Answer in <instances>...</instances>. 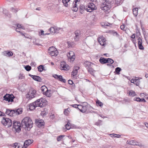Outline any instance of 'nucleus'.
<instances>
[{
	"label": "nucleus",
	"instance_id": "nucleus-21",
	"mask_svg": "<svg viewBox=\"0 0 148 148\" xmlns=\"http://www.w3.org/2000/svg\"><path fill=\"white\" fill-rule=\"evenodd\" d=\"M83 106L79 104H75V108L77 110L78 109L81 112V111L83 109Z\"/></svg>",
	"mask_w": 148,
	"mask_h": 148
},
{
	"label": "nucleus",
	"instance_id": "nucleus-12",
	"mask_svg": "<svg viewBox=\"0 0 148 148\" xmlns=\"http://www.w3.org/2000/svg\"><path fill=\"white\" fill-rule=\"evenodd\" d=\"M106 40L105 38L103 36H100L98 38V41L100 45L104 46L106 44Z\"/></svg>",
	"mask_w": 148,
	"mask_h": 148
},
{
	"label": "nucleus",
	"instance_id": "nucleus-28",
	"mask_svg": "<svg viewBox=\"0 0 148 148\" xmlns=\"http://www.w3.org/2000/svg\"><path fill=\"white\" fill-rule=\"evenodd\" d=\"M38 71L40 72H42L43 70H45L44 67L43 65H41L38 67Z\"/></svg>",
	"mask_w": 148,
	"mask_h": 148
},
{
	"label": "nucleus",
	"instance_id": "nucleus-14",
	"mask_svg": "<svg viewBox=\"0 0 148 148\" xmlns=\"http://www.w3.org/2000/svg\"><path fill=\"white\" fill-rule=\"evenodd\" d=\"M33 142V140L32 139H28L25 140L23 146L22 147V148L27 147Z\"/></svg>",
	"mask_w": 148,
	"mask_h": 148
},
{
	"label": "nucleus",
	"instance_id": "nucleus-63",
	"mask_svg": "<svg viewBox=\"0 0 148 148\" xmlns=\"http://www.w3.org/2000/svg\"><path fill=\"white\" fill-rule=\"evenodd\" d=\"M136 79H132L131 80V82L132 83H134V82H135Z\"/></svg>",
	"mask_w": 148,
	"mask_h": 148
},
{
	"label": "nucleus",
	"instance_id": "nucleus-60",
	"mask_svg": "<svg viewBox=\"0 0 148 148\" xmlns=\"http://www.w3.org/2000/svg\"><path fill=\"white\" fill-rule=\"evenodd\" d=\"M114 35V36H116L117 37H119V35L116 32H115L113 33Z\"/></svg>",
	"mask_w": 148,
	"mask_h": 148
},
{
	"label": "nucleus",
	"instance_id": "nucleus-37",
	"mask_svg": "<svg viewBox=\"0 0 148 148\" xmlns=\"http://www.w3.org/2000/svg\"><path fill=\"white\" fill-rule=\"evenodd\" d=\"M121 69L119 67H117L115 69V71L116 73V74H119L120 72L121 71Z\"/></svg>",
	"mask_w": 148,
	"mask_h": 148
},
{
	"label": "nucleus",
	"instance_id": "nucleus-49",
	"mask_svg": "<svg viewBox=\"0 0 148 148\" xmlns=\"http://www.w3.org/2000/svg\"><path fill=\"white\" fill-rule=\"evenodd\" d=\"M17 28H19V29L21 28L23 29H24V27L22 26L21 24H18L17 25Z\"/></svg>",
	"mask_w": 148,
	"mask_h": 148
},
{
	"label": "nucleus",
	"instance_id": "nucleus-53",
	"mask_svg": "<svg viewBox=\"0 0 148 148\" xmlns=\"http://www.w3.org/2000/svg\"><path fill=\"white\" fill-rule=\"evenodd\" d=\"M10 110H9V109H7L6 110V111L5 112L6 114H7L10 116Z\"/></svg>",
	"mask_w": 148,
	"mask_h": 148
},
{
	"label": "nucleus",
	"instance_id": "nucleus-41",
	"mask_svg": "<svg viewBox=\"0 0 148 148\" xmlns=\"http://www.w3.org/2000/svg\"><path fill=\"white\" fill-rule=\"evenodd\" d=\"M31 67L29 65H27L25 67V69L27 71H29L31 69Z\"/></svg>",
	"mask_w": 148,
	"mask_h": 148
},
{
	"label": "nucleus",
	"instance_id": "nucleus-27",
	"mask_svg": "<svg viewBox=\"0 0 148 148\" xmlns=\"http://www.w3.org/2000/svg\"><path fill=\"white\" fill-rule=\"evenodd\" d=\"M128 93L129 96L132 97H134L136 95L135 92L132 90L130 91Z\"/></svg>",
	"mask_w": 148,
	"mask_h": 148
},
{
	"label": "nucleus",
	"instance_id": "nucleus-1",
	"mask_svg": "<svg viewBox=\"0 0 148 148\" xmlns=\"http://www.w3.org/2000/svg\"><path fill=\"white\" fill-rule=\"evenodd\" d=\"M21 125L23 128L27 130H29L33 127V122L29 117H27L22 120Z\"/></svg>",
	"mask_w": 148,
	"mask_h": 148
},
{
	"label": "nucleus",
	"instance_id": "nucleus-23",
	"mask_svg": "<svg viewBox=\"0 0 148 148\" xmlns=\"http://www.w3.org/2000/svg\"><path fill=\"white\" fill-rule=\"evenodd\" d=\"M99 61L101 64H104L107 63V59L105 58H100Z\"/></svg>",
	"mask_w": 148,
	"mask_h": 148
},
{
	"label": "nucleus",
	"instance_id": "nucleus-56",
	"mask_svg": "<svg viewBox=\"0 0 148 148\" xmlns=\"http://www.w3.org/2000/svg\"><path fill=\"white\" fill-rule=\"evenodd\" d=\"M140 99V98L139 97H137V98L135 97V98H134V100L135 101H137L139 102Z\"/></svg>",
	"mask_w": 148,
	"mask_h": 148
},
{
	"label": "nucleus",
	"instance_id": "nucleus-54",
	"mask_svg": "<svg viewBox=\"0 0 148 148\" xmlns=\"http://www.w3.org/2000/svg\"><path fill=\"white\" fill-rule=\"evenodd\" d=\"M68 83L69 84H70L71 85H72L73 84H74L73 81L71 79H69L68 80Z\"/></svg>",
	"mask_w": 148,
	"mask_h": 148
},
{
	"label": "nucleus",
	"instance_id": "nucleus-42",
	"mask_svg": "<svg viewBox=\"0 0 148 148\" xmlns=\"http://www.w3.org/2000/svg\"><path fill=\"white\" fill-rule=\"evenodd\" d=\"M55 27H51L49 29L50 32L52 33H55Z\"/></svg>",
	"mask_w": 148,
	"mask_h": 148
},
{
	"label": "nucleus",
	"instance_id": "nucleus-64",
	"mask_svg": "<svg viewBox=\"0 0 148 148\" xmlns=\"http://www.w3.org/2000/svg\"><path fill=\"white\" fill-rule=\"evenodd\" d=\"M20 29H19V28H16V32H20Z\"/></svg>",
	"mask_w": 148,
	"mask_h": 148
},
{
	"label": "nucleus",
	"instance_id": "nucleus-19",
	"mask_svg": "<svg viewBox=\"0 0 148 148\" xmlns=\"http://www.w3.org/2000/svg\"><path fill=\"white\" fill-rule=\"evenodd\" d=\"M37 107L36 106V104L35 102L31 103L29 105V109L31 110L35 109V108Z\"/></svg>",
	"mask_w": 148,
	"mask_h": 148
},
{
	"label": "nucleus",
	"instance_id": "nucleus-39",
	"mask_svg": "<svg viewBox=\"0 0 148 148\" xmlns=\"http://www.w3.org/2000/svg\"><path fill=\"white\" fill-rule=\"evenodd\" d=\"M70 110V109L69 108L65 109L64 111V114L66 115H68L69 113V110Z\"/></svg>",
	"mask_w": 148,
	"mask_h": 148
},
{
	"label": "nucleus",
	"instance_id": "nucleus-47",
	"mask_svg": "<svg viewBox=\"0 0 148 148\" xmlns=\"http://www.w3.org/2000/svg\"><path fill=\"white\" fill-rule=\"evenodd\" d=\"M25 77L23 74H20L18 76V78L19 79H22L24 78Z\"/></svg>",
	"mask_w": 148,
	"mask_h": 148
},
{
	"label": "nucleus",
	"instance_id": "nucleus-32",
	"mask_svg": "<svg viewBox=\"0 0 148 148\" xmlns=\"http://www.w3.org/2000/svg\"><path fill=\"white\" fill-rule=\"evenodd\" d=\"M96 103L97 106H99L101 107H102L103 105V103L99 100L96 101Z\"/></svg>",
	"mask_w": 148,
	"mask_h": 148
},
{
	"label": "nucleus",
	"instance_id": "nucleus-5",
	"mask_svg": "<svg viewBox=\"0 0 148 148\" xmlns=\"http://www.w3.org/2000/svg\"><path fill=\"white\" fill-rule=\"evenodd\" d=\"M36 92V91L34 89H32L30 90L26 95V98L31 100L36 97L37 96Z\"/></svg>",
	"mask_w": 148,
	"mask_h": 148
},
{
	"label": "nucleus",
	"instance_id": "nucleus-31",
	"mask_svg": "<svg viewBox=\"0 0 148 148\" xmlns=\"http://www.w3.org/2000/svg\"><path fill=\"white\" fill-rule=\"evenodd\" d=\"M86 5H82L80 6V10L84 11V10L87 11V9Z\"/></svg>",
	"mask_w": 148,
	"mask_h": 148
},
{
	"label": "nucleus",
	"instance_id": "nucleus-17",
	"mask_svg": "<svg viewBox=\"0 0 148 148\" xmlns=\"http://www.w3.org/2000/svg\"><path fill=\"white\" fill-rule=\"evenodd\" d=\"M68 67V65L66 64L64 62H61L60 69L61 70H66Z\"/></svg>",
	"mask_w": 148,
	"mask_h": 148
},
{
	"label": "nucleus",
	"instance_id": "nucleus-7",
	"mask_svg": "<svg viewBox=\"0 0 148 148\" xmlns=\"http://www.w3.org/2000/svg\"><path fill=\"white\" fill-rule=\"evenodd\" d=\"M46 101L45 99L41 98L37 100L34 102L37 107H42L46 105Z\"/></svg>",
	"mask_w": 148,
	"mask_h": 148
},
{
	"label": "nucleus",
	"instance_id": "nucleus-2",
	"mask_svg": "<svg viewBox=\"0 0 148 148\" xmlns=\"http://www.w3.org/2000/svg\"><path fill=\"white\" fill-rule=\"evenodd\" d=\"M111 7V2L109 0H103V3L100 6L101 8L105 12L108 11Z\"/></svg>",
	"mask_w": 148,
	"mask_h": 148
},
{
	"label": "nucleus",
	"instance_id": "nucleus-50",
	"mask_svg": "<svg viewBox=\"0 0 148 148\" xmlns=\"http://www.w3.org/2000/svg\"><path fill=\"white\" fill-rule=\"evenodd\" d=\"M135 82H136V85L137 86H138L140 85V81L138 79H136Z\"/></svg>",
	"mask_w": 148,
	"mask_h": 148
},
{
	"label": "nucleus",
	"instance_id": "nucleus-45",
	"mask_svg": "<svg viewBox=\"0 0 148 148\" xmlns=\"http://www.w3.org/2000/svg\"><path fill=\"white\" fill-rule=\"evenodd\" d=\"M64 136V135H60L57 138V140L58 141H59L61 140L63 137Z\"/></svg>",
	"mask_w": 148,
	"mask_h": 148
},
{
	"label": "nucleus",
	"instance_id": "nucleus-57",
	"mask_svg": "<svg viewBox=\"0 0 148 148\" xmlns=\"http://www.w3.org/2000/svg\"><path fill=\"white\" fill-rule=\"evenodd\" d=\"M125 27V25L124 24L121 25L120 26L121 29L122 30H123L124 29Z\"/></svg>",
	"mask_w": 148,
	"mask_h": 148
},
{
	"label": "nucleus",
	"instance_id": "nucleus-36",
	"mask_svg": "<svg viewBox=\"0 0 148 148\" xmlns=\"http://www.w3.org/2000/svg\"><path fill=\"white\" fill-rule=\"evenodd\" d=\"M65 128L67 130H69L70 129V123L69 121H68L67 123L65 125Z\"/></svg>",
	"mask_w": 148,
	"mask_h": 148
},
{
	"label": "nucleus",
	"instance_id": "nucleus-48",
	"mask_svg": "<svg viewBox=\"0 0 148 148\" xmlns=\"http://www.w3.org/2000/svg\"><path fill=\"white\" fill-rule=\"evenodd\" d=\"M62 2L63 3V4L65 7H67L68 5V2L67 1H64V0H62Z\"/></svg>",
	"mask_w": 148,
	"mask_h": 148
},
{
	"label": "nucleus",
	"instance_id": "nucleus-10",
	"mask_svg": "<svg viewBox=\"0 0 148 148\" xmlns=\"http://www.w3.org/2000/svg\"><path fill=\"white\" fill-rule=\"evenodd\" d=\"M86 7L88 12H91L93 10L97 9L96 6L92 3H89L86 5Z\"/></svg>",
	"mask_w": 148,
	"mask_h": 148
},
{
	"label": "nucleus",
	"instance_id": "nucleus-29",
	"mask_svg": "<svg viewBox=\"0 0 148 148\" xmlns=\"http://www.w3.org/2000/svg\"><path fill=\"white\" fill-rule=\"evenodd\" d=\"M16 112V114H19L22 113V109L21 108H19L17 110H15Z\"/></svg>",
	"mask_w": 148,
	"mask_h": 148
},
{
	"label": "nucleus",
	"instance_id": "nucleus-18",
	"mask_svg": "<svg viewBox=\"0 0 148 148\" xmlns=\"http://www.w3.org/2000/svg\"><path fill=\"white\" fill-rule=\"evenodd\" d=\"M127 144L132 145H138L139 143L135 140H128L127 141Z\"/></svg>",
	"mask_w": 148,
	"mask_h": 148
},
{
	"label": "nucleus",
	"instance_id": "nucleus-33",
	"mask_svg": "<svg viewBox=\"0 0 148 148\" xmlns=\"http://www.w3.org/2000/svg\"><path fill=\"white\" fill-rule=\"evenodd\" d=\"M110 135L111 137L115 138H119L121 136V135L119 134H110Z\"/></svg>",
	"mask_w": 148,
	"mask_h": 148
},
{
	"label": "nucleus",
	"instance_id": "nucleus-4",
	"mask_svg": "<svg viewBox=\"0 0 148 148\" xmlns=\"http://www.w3.org/2000/svg\"><path fill=\"white\" fill-rule=\"evenodd\" d=\"M84 105H83V109L81 111V112L82 113H92L91 109H93L91 106L90 105L88 104L86 102H84Z\"/></svg>",
	"mask_w": 148,
	"mask_h": 148
},
{
	"label": "nucleus",
	"instance_id": "nucleus-16",
	"mask_svg": "<svg viewBox=\"0 0 148 148\" xmlns=\"http://www.w3.org/2000/svg\"><path fill=\"white\" fill-rule=\"evenodd\" d=\"M29 75L34 80L39 82H41L42 81V79L39 76L35 75H33L30 74H29Z\"/></svg>",
	"mask_w": 148,
	"mask_h": 148
},
{
	"label": "nucleus",
	"instance_id": "nucleus-55",
	"mask_svg": "<svg viewBox=\"0 0 148 148\" xmlns=\"http://www.w3.org/2000/svg\"><path fill=\"white\" fill-rule=\"evenodd\" d=\"M139 48L141 50H143L144 49V48L143 47L142 45V44H140L138 45Z\"/></svg>",
	"mask_w": 148,
	"mask_h": 148
},
{
	"label": "nucleus",
	"instance_id": "nucleus-34",
	"mask_svg": "<svg viewBox=\"0 0 148 148\" xmlns=\"http://www.w3.org/2000/svg\"><path fill=\"white\" fill-rule=\"evenodd\" d=\"M75 12L77 11V8L76 9V8H77V4H79L80 0H75Z\"/></svg>",
	"mask_w": 148,
	"mask_h": 148
},
{
	"label": "nucleus",
	"instance_id": "nucleus-24",
	"mask_svg": "<svg viewBox=\"0 0 148 148\" xmlns=\"http://www.w3.org/2000/svg\"><path fill=\"white\" fill-rule=\"evenodd\" d=\"M49 54L51 56H56L58 54V52L57 50L51 52H49Z\"/></svg>",
	"mask_w": 148,
	"mask_h": 148
},
{
	"label": "nucleus",
	"instance_id": "nucleus-51",
	"mask_svg": "<svg viewBox=\"0 0 148 148\" xmlns=\"http://www.w3.org/2000/svg\"><path fill=\"white\" fill-rule=\"evenodd\" d=\"M18 143H15L14 144V146L15 148H19V145H18Z\"/></svg>",
	"mask_w": 148,
	"mask_h": 148
},
{
	"label": "nucleus",
	"instance_id": "nucleus-20",
	"mask_svg": "<svg viewBox=\"0 0 148 148\" xmlns=\"http://www.w3.org/2000/svg\"><path fill=\"white\" fill-rule=\"evenodd\" d=\"M3 55L5 56L9 57L13 55V53L11 51H5L3 52Z\"/></svg>",
	"mask_w": 148,
	"mask_h": 148
},
{
	"label": "nucleus",
	"instance_id": "nucleus-13",
	"mask_svg": "<svg viewBox=\"0 0 148 148\" xmlns=\"http://www.w3.org/2000/svg\"><path fill=\"white\" fill-rule=\"evenodd\" d=\"M81 32L79 30L76 31L75 32V41H78L81 36Z\"/></svg>",
	"mask_w": 148,
	"mask_h": 148
},
{
	"label": "nucleus",
	"instance_id": "nucleus-9",
	"mask_svg": "<svg viewBox=\"0 0 148 148\" xmlns=\"http://www.w3.org/2000/svg\"><path fill=\"white\" fill-rule=\"evenodd\" d=\"M3 100L7 101L8 102L13 101L15 97L12 94H6L3 97Z\"/></svg>",
	"mask_w": 148,
	"mask_h": 148
},
{
	"label": "nucleus",
	"instance_id": "nucleus-52",
	"mask_svg": "<svg viewBox=\"0 0 148 148\" xmlns=\"http://www.w3.org/2000/svg\"><path fill=\"white\" fill-rule=\"evenodd\" d=\"M11 11L12 12L15 13L17 11V10H16V9L13 7L11 8Z\"/></svg>",
	"mask_w": 148,
	"mask_h": 148
},
{
	"label": "nucleus",
	"instance_id": "nucleus-35",
	"mask_svg": "<svg viewBox=\"0 0 148 148\" xmlns=\"http://www.w3.org/2000/svg\"><path fill=\"white\" fill-rule=\"evenodd\" d=\"M57 50L56 49L53 47H49V49L48 52H51Z\"/></svg>",
	"mask_w": 148,
	"mask_h": 148
},
{
	"label": "nucleus",
	"instance_id": "nucleus-6",
	"mask_svg": "<svg viewBox=\"0 0 148 148\" xmlns=\"http://www.w3.org/2000/svg\"><path fill=\"white\" fill-rule=\"evenodd\" d=\"M1 122L4 125L7 126L8 127H10L12 125V122L11 119L4 117L3 118Z\"/></svg>",
	"mask_w": 148,
	"mask_h": 148
},
{
	"label": "nucleus",
	"instance_id": "nucleus-38",
	"mask_svg": "<svg viewBox=\"0 0 148 148\" xmlns=\"http://www.w3.org/2000/svg\"><path fill=\"white\" fill-rule=\"evenodd\" d=\"M79 67L78 66H75V75H77L78 73V70L79 69Z\"/></svg>",
	"mask_w": 148,
	"mask_h": 148
},
{
	"label": "nucleus",
	"instance_id": "nucleus-11",
	"mask_svg": "<svg viewBox=\"0 0 148 148\" xmlns=\"http://www.w3.org/2000/svg\"><path fill=\"white\" fill-rule=\"evenodd\" d=\"M69 60L71 62H73L74 61V52L70 51L67 55Z\"/></svg>",
	"mask_w": 148,
	"mask_h": 148
},
{
	"label": "nucleus",
	"instance_id": "nucleus-46",
	"mask_svg": "<svg viewBox=\"0 0 148 148\" xmlns=\"http://www.w3.org/2000/svg\"><path fill=\"white\" fill-rule=\"evenodd\" d=\"M138 45L142 44V40L140 37H139L138 39Z\"/></svg>",
	"mask_w": 148,
	"mask_h": 148
},
{
	"label": "nucleus",
	"instance_id": "nucleus-61",
	"mask_svg": "<svg viewBox=\"0 0 148 148\" xmlns=\"http://www.w3.org/2000/svg\"><path fill=\"white\" fill-rule=\"evenodd\" d=\"M44 32L43 30H41V32H40L41 34L40 33H39V34L41 35H44Z\"/></svg>",
	"mask_w": 148,
	"mask_h": 148
},
{
	"label": "nucleus",
	"instance_id": "nucleus-43",
	"mask_svg": "<svg viewBox=\"0 0 148 148\" xmlns=\"http://www.w3.org/2000/svg\"><path fill=\"white\" fill-rule=\"evenodd\" d=\"M122 0H115V4L117 5H120L122 2Z\"/></svg>",
	"mask_w": 148,
	"mask_h": 148
},
{
	"label": "nucleus",
	"instance_id": "nucleus-26",
	"mask_svg": "<svg viewBox=\"0 0 148 148\" xmlns=\"http://www.w3.org/2000/svg\"><path fill=\"white\" fill-rule=\"evenodd\" d=\"M51 92L52 91L51 90H49L47 89V90L45 92V95L47 97H50L51 96Z\"/></svg>",
	"mask_w": 148,
	"mask_h": 148
},
{
	"label": "nucleus",
	"instance_id": "nucleus-59",
	"mask_svg": "<svg viewBox=\"0 0 148 148\" xmlns=\"http://www.w3.org/2000/svg\"><path fill=\"white\" fill-rule=\"evenodd\" d=\"M0 116H5V114L4 113L0 111Z\"/></svg>",
	"mask_w": 148,
	"mask_h": 148
},
{
	"label": "nucleus",
	"instance_id": "nucleus-3",
	"mask_svg": "<svg viewBox=\"0 0 148 148\" xmlns=\"http://www.w3.org/2000/svg\"><path fill=\"white\" fill-rule=\"evenodd\" d=\"M85 66L88 70V72L92 75L94 76V73L95 72V71L94 70L92 67H93L94 66H95V64L91 62H90L87 61L86 62Z\"/></svg>",
	"mask_w": 148,
	"mask_h": 148
},
{
	"label": "nucleus",
	"instance_id": "nucleus-15",
	"mask_svg": "<svg viewBox=\"0 0 148 148\" xmlns=\"http://www.w3.org/2000/svg\"><path fill=\"white\" fill-rule=\"evenodd\" d=\"M36 125L39 127H42L44 126V122L42 120H36Z\"/></svg>",
	"mask_w": 148,
	"mask_h": 148
},
{
	"label": "nucleus",
	"instance_id": "nucleus-40",
	"mask_svg": "<svg viewBox=\"0 0 148 148\" xmlns=\"http://www.w3.org/2000/svg\"><path fill=\"white\" fill-rule=\"evenodd\" d=\"M114 62L113 60L110 58L107 59V63L109 64H112Z\"/></svg>",
	"mask_w": 148,
	"mask_h": 148
},
{
	"label": "nucleus",
	"instance_id": "nucleus-44",
	"mask_svg": "<svg viewBox=\"0 0 148 148\" xmlns=\"http://www.w3.org/2000/svg\"><path fill=\"white\" fill-rule=\"evenodd\" d=\"M10 116H14L13 114H16L15 110H10Z\"/></svg>",
	"mask_w": 148,
	"mask_h": 148
},
{
	"label": "nucleus",
	"instance_id": "nucleus-30",
	"mask_svg": "<svg viewBox=\"0 0 148 148\" xmlns=\"http://www.w3.org/2000/svg\"><path fill=\"white\" fill-rule=\"evenodd\" d=\"M138 8H135L133 9V14L135 16H137L138 14Z\"/></svg>",
	"mask_w": 148,
	"mask_h": 148
},
{
	"label": "nucleus",
	"instance_id": "nucleus-22",
	"mask_svg": "<svg viewBox=\"0 0 148 148\" xmlns=\"http://www.w3.org/2000/svg\"><path fill=\"white\" fill-rule=\"evenodd\" d=\"M57 79L59 81L65 83L66 82L65 79H63L62 76L61 75H59L58 77H57Z\"/></svg>",
	"mask_w": 148,
	"mask_h": 148
},
{
	"label": "nucleus",
	"instance_id": "nucleus-62",
	"mask_svg": "<svg viewBox=\"0 0 148 148\" xmlns=\"http://www.w3.org/2000/svg\"><path fill=\"white\" fill-rule=\"evenodd\" d=\"M58 75L55 74L54 75H53V77L55 79H57L58 78H57V77H58Z\"/></svg>",
	"mask_w": 148,
	"mask_h": 148
},
{
	"label": "nucleus",
	"instance_id": "nucleus-58",
	"mask_svg": "<svg viewBox=\"0 0 148 148\" xmlns=\"http://www.w3.org/2000/svg\"><path fill=\"white\" fill-rule=\"evenodd\" d=\"M139 102H146V101L144 99H140Z\"/></svg>",
	"mask_w": 148,
	"mask_h": 148
},
{
	"label": "nucleus",
	"instance_id": "nucleus-8",
	"mask_svg": "<svg viewBox=\"0 0 148 148\" xmlns=\"http://www.w3.org/2000/svg\"><path fill=\"white\" fill-rule=\"evenodd\" d=\"M13 126L16 131L19 132L21 130V124L19 121H13Z\"/></svg>",
	"mask_w": 148,
	"mask_h": 148
},
{
	"label": "nucleus",
	"instance_id": "nucleus-25",
	"mask_svg": "<svg viewBox=\"0 0 148 148\" xmlns=\"http://www.w3.org/2000/svg\"><path fill=\"white\" fill-rule=\"evenodd\" d=\"M55 33H61V32L63 31V29L62 28L57 27H55Z\"/></svg>",
	"mask_w": 148,
	"mask_h": 148
}]
</instances>
